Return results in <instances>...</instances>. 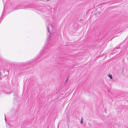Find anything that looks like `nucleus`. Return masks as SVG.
Wrapping results in <instances>:
<instances>
[{
	"mask_svg": "<svg viewBox=\"0 0 128 128\" xmlns=\"http://www.w3.org/2000/svg\"><path fill=\"white\" fill-rule=\"evenodd\" d=\"M45 48V47L44 46L43 48L40 51V56H39V57H40V56H42L43 57H42V58H43L44 57V56L45 55V52L44 51V50Z\"/></svg>",
	"mask_w": 128,
	"mask_h": 128,
	"instance_id": "nucleus-1",
	"label": "nucleus"
},
{
	"mask_svg": "<svg viewBox=\"0 0 128 128\" xmlns=\"http://www.w3.org/2000/svg\"><path fill=\"white\" fill-rule=\"evenodd\" d=\"M109 77L110 78V79H112V75L110 74H109L108 75Z\"/></svg>",
	"mask_w": 128,
	"mask_h": 128,
	"instance_id": "nucleus-2",
	"label": "nucleus"
},
{
	"mask_svg": "<svg viewBox=\"0 0 128 128\" xmlns=\"http://www.w3.org/2000/svg\"><path fill=\"white\" fill-rule=\"evenodd\" d=\"M51 35H49L48 36L47 38V40H49V38L51 37Z\"/></svg>",
	"mask_w": 128,
	"mask_h": 128,
	"instance_id": "nucleus-3",
	"label": "nucleus"
},
{
	"mask_svg": "<svg viewBox=\"0 0 128 128\" xmlns=\"http://www.w3.org/2000/svg\"><path fill=\"white\" fill-rule=\"evenodd\" d=\"M83 122V118H82L80 120V122L81 124H82Z\"/></svg>",
	"mask_w": 128,
	"mask_h": 128,
	"instance_id": "nucleus-4",
	"label": "nucleus"
},
{
	"mask_svg": "<svg viewBox=\"0 0 128 128\" xmlns=\"http://www.w3.org/2000/svg\"><path fill=\"white\" fill-rule=\"evenodd\" d=\"M47 30H48V32H50V31H49V27L48 26L47 27Z\"/></svg>",
	"mask_w": 128,
	"mask_h": 128,
	"instance_id": "nucleus-5",
	"label": "nucleus"
},
{
	"mask_svg": "<svg viewBox=\"0 0 128 128\" xmlns=\"http://www.w3.org/2000/svg\"><path fill=\"white\" fill-rule=\"evenodd\" d=\"M118 48H120V47H119L118 48H116V49H118Z\"/></svg>",
	"mask_w": 128,
	"mask_h": 128,
	"instance_id": "nucleus-6",
	"label": "nucleus"
},
{
	"mask_svg": "<svg viewBox=\"0 0 128 128\" xmlns=\"http://www.w3.org/2000/svg\"><path fill=\"white\" fill-rule=\"evenodd\" d=\"M68 78L66 80V82L67 80H68Z\"/></svg>",
	"mask_w": 128,
	"mask_h": 128,
	"instance_id": "nucleus-7",
	"label": "nucleus"
},
{
	"mask_svg": "<svg viewBox=\"0 0 128 128\" xmlns=\"http://www.w3.org/2000/svg\"><path fill=\"white\" fill-rule=\"evenodd\" d=\"M48 25L49 26H51V25H50H50L49 24Z\"/></svg>",
	"mask_w": 128,
	"mask_h": 128,
	"instance_id": "nucleus-8",
	"label": "nucleus"
},
{
	"mask_svg": "<svg viewBox=\"0 0 128 128\" xmlns=\"http://www.w3.org/2000/svg\"><path fill=\"white\" fill-rule=\"evenodd\" d=\"M50 33V34H52L51 33Z\"/></svg>",
	"mask_w": 128,
	"mask_h": 128,
	"instance_id": "nucleus-9",
	"label": "nucleus"
},
{
	"mask_svg": "<svg viewBox=\"0 0 128 128\" xmlns=\"http://www.w3.org/2000/svg\"><path fill=\"white\" fill-rule=\"evenodd\" d=\"M5 119H6V118H5Z\"/></svg>",
	"mask_w": 128,
	"mask_h": 128,
	"instance_id": "nucleus-10",
	"label": "nucleus"
}]
</instances>
